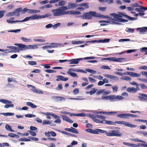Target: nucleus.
Instances as JSON below:
<instances>
[{
	"label": "nucleus",
	"instance_id": "1",
	"mask_svg": "<svg viewBox=\"0 0 147 147\" xmlns=\"http://www.w3.org/2000/svg\"><path fill=\"white\" fill-rule=\"evenodd\" d=\"M119 14L115 13H111L110 15L113 17L115 19V20L116 22H128V20H127L121 18L124 17L125 14L124 12H118Z\"/></svg>",
	"mask_w": 147,
	"mask_h": 147
},
{
	"label": "nucleus",
	"instance_id": "20",
	"mask_svg": "<svg viewBox=\"0 0 147 147\" xmlns=\"http://www.w3.org/2000/svg\"><path fill=\"white\" fill-rule=\"evenodd\" d=\"M117 113V111H115V112H100L99 113H100V114H105L107 115H113V114H116Z\"/></svg>",
	"mask_w": 147,
	"mask_h": 147
},
{
	"label": "nucleus",
	"instance_id": "53",
	"mask_svg": "<svg viewBox=\"0 0 147 147\" xmlns=\"http://www.w3.org/2000/svg\"><path fill=\"white\" fill-rule=\"evenodd\" d=\"M51 122L48 120H43L42 122V124L44 125L45 124H51Z\"/></svg>",
	"mask_w": 147,
	"mask_h": 147
},
{
	"label": "nucleus",
	"instance_id": "21",
	"mask_svg": "<svg viewBox=\"0 0 147 147\" xmlns=\"http://www.w3.org/2000/svg\"><path fill=\"white\" fill-rule=\"evenodd\" d=\"M31 20H37L41 19V16L38 14H35L31 16Z\"/></svg>",
	"mask_w": 147,
	"mask_h": 147
},
{
	"label": "nucleus",
	"instance_id": "58",
	"mask_svg": "<svg viewBox=\"0 0 147 147\" xmlns=\"http://www.w3.org/2000/svg\"><path fill=\"white\" fill-rule=\"evenodd\" d=\"M130 40L129 39H122L119 40V42H124L125 41H129Z\"/></svg>",
	"mask_w": 147,
	"mask_h": 147
},
{
	"label": "nucleus",
	"instance_id": "24",
	"mask_svg": "<svg viewBox=\"0 0 147 147\" xmlns=\"http://www.w3.org/2000/svg\"><path fill=\"white\" fill-rule=\"evenodd\" d=\"M123 15H124V17L128 19L129 20L131 21L136 20L138 19L137 18H136L134 17H132L126 15H125V14H123Z\"/></svg>",
	"mask_w": 147,
	"mask_h": 147
},
{
	"label": "nucleus",
	"instance_id": "64",
	"mask_svg": "<svg viewBox=\"0 0 147 147\" xmlns=\"http://www.w3.org/2000/svg\"><path fill=\"white\" fill-rule=\"evenodd\" d=\"M28 132H29L32 136H35L36 135V134L35 132L32 131L31 130H29L28 131Z\"/></svg>",
	"mask_w": 147,
	"mask_h": 147
},
{
	"label": "nucleus",
	"instance_id": "36",
	"mask_svg": "<svg viewBox=\"0 0 147 147\" xmlns=\"http://www.w3.org/2000/svg\"><path fill=\"white\" fill-rule=\"evenodd\" d=\"M130 140L131 141H134L135 142H140L143 143H145V142H144V141L138 139L131 138V139H130Z\"/></svg>",
	"mask_w": 147,
	"mask_h": 147
},
{
	"label": "nucleus",
	"instance_id": "4",
	"mask_svg": "<svg viewBox=\"0 0 147 147\" xmlns=\"http://www.w3.org/2000/svg\"><path fill=\"white\" fill-rule=\"evenodd\" d=\"M123 97L119 95H111L109 96V100L111 102H115L122 100Z\"/></svg>",
	"mask_w": 147,
	"mask_h": 147
},
{
	"label": "nucleus",
	"instance_id": "18",
	"mask_svg": "<svg viewBox=\"0 0 147 147\" xmlns=\"http://www.w3.org/2000/svg\"><path fill=\"white\" fill-rule=\"evenodd\" d=\"M137 30H139L140 33H143L147 31V27L138 28H137Z\"/></svg>",
	"mask_w": 147,
	"mask_h": 147
},
{
	"label": "nucleus",
	"instance_id": "37",
	"mask_svg": "<svg viewBox=\"0 0 147 147\" xmlns=\"http://www.w3.org/2000/svg\"><path fill=\"white\" fill-rule=\"evenodd\" d=\"M115 20V19H112L111 20V22L112 24L118 25H120L122 24L121 23L115 22V21H116V20Z\"/></svg>",
	"mask_w": 147,
	"mask_h": 147
},
{
	"label": "nucleus",
	"instance_id": "14",
	"mask_svg": "<svg viewBox=\"0 0 147 147\" xmlns=\"http://www.w3.org/2000/svg\"><path fill=\"white\" fill-rule=\"evenodd\" d=\"M137 89L136 88H134V87H128L126 90L127 92H128L133 93H135L137 91Z\"/></svg>",
	"mask_w": 147,
	"mask_h": 147
},
{
	"label": "nucleus",
	"instance_id": "46",
	"mask_svg": "<svg viewBox=\"0 0 147 147\" xmlns=\"http://www.w3.org/2000/svg\"><path fill=\"white\" fill-rule=\"evenodd\" d=\"M113 91L114 92H116L118 90V87L117 85H115L112 87Z\"/></svg>",
	"mask_w": 147,
	"mask_h": 147
},
{
	"label": "nucleus",
	"instance_id": "5",
	"mask_svg": "<svg viewBox=\"0 0 147 147\" xmlns=\"http://www.w3.org/2000/svg\"><path fill=\"white\" fill-rule=\"evenodd\" d=\"M115 123L117 124L123 125L125 126L131 128H135L137 126L136 125L132 124L129 123L128 122L123 121H117L115 122Z\"/></svg>",
	"mask_w": 147,
	"mask_h": 147
},
{
	"label": "nucleus",
	"instance_id": "2",
	"mask_svg": "<svg viewBox=\"0 0 147 147\" xmlns=\"http://www.w3.org/2000/svg\"><path fill=\"white\" fill-rule=\"evenodd\" d=\"M98 14L95 12L90 11L89 12L85 13L82 16H80V17H83V19H90L92 18V17H98Z\"/></svg>",
	"mask_w": 147,
	"mask_h": 147
},
{
	"label": "nucleus",
	"instance_id": "44",
	"mask_svg": "<svg viewBox=\"0 0 147 147\" xmlns=\"http://www.w3.org/2000/svg\"><path fill=\"white\" fill-rule=\"evenodd\" d=\"M110 41V39L109 38H105L104 40H99L100 43H105L109 42Z\"/></svg>",
	"mask_w": 147,
	"mask_h": 147
},
{
	"label": "nucleus",
	"instance_id": "34",
	"mask_svg": "<svg viewBox=\"0 0 147 147\" xmlns=\"http://www.w3.org/2000/svg\"><path fill=\"white\" fill-rule=\"evenodd\" d=\"M99 22L101 24L100 25L101 26H103L107 25L106 23H109V22L108 21H99Z\"/></svg>",
	"mask_w": 147,
	"mask_h": 147
},
{
	"label": "nucleus",
	"instance_id": "52",
	"mask_svg": "<svg viewBox=\"0 0 147 147\" xmlns=\"http://www.w3.org/2000/svg\"><path fill=\"white\" fill-rule=\"evenodd\" d=\"M79 92V90L78 88H76L74 89L73 91V93L74 95H76L78 94Z\"/></svg>",
	"mask_w": 147,
	"mask_h": 147
},
{
	"label": "nucleus",
	"instance_id": "47",
	"mask_svg": "<svg viewBox=\"0 0 147 147\" xmlns=\"http://www.w3.org/2000/svg\"><path fill=\"white\" fill-rule=\"evenodd\" d=\"M56 120L53 121V122L55 123L60 124L61 123V121L60 119V117H59V118H55Z\"/></svg>",
	"mask_w": 147,
	"mask_h": 147
},
{
	"label": "nucleus",
	"instance_id": "32",
	"mask_svg": "<svg viewBox=\"0 0 147 147\" xmlns=\"http://www.w3.org/2000/svg\"><path fill=\"white\" fill-rule=\"evenodd\" d=\"M5 128L7 130L9 131H10L12 132L14 131L11 128L10 125L8 124L6 125Z\"/></svg>",
	"mask_w": 147,
	"mask_h": 147
},
{
	"label": "nucleus",
	"instance_id": "13",
	"mask_svg": "<svg viewBox=\"0 0 147 147\" xmlns=\"http://www.w3.org/2000/svg\"><path fill=\"white\" fill-rule=\"evenodd\" d=\"M40 45L39 44H36L34 45H27V49H37L38 48V46Z\"/></svg>",
	"mask_w": 147,
	"mask_h": 147
},
{
	"label": "nucleus",
	"instance_id": "26",
	"mask_svg": "<svg viewBox=\"0 0 147 147\" xmlns=\"http://www.w3.org/2000/svg\"><path fill=\"white\" fill-rule=\"evenodd\" d=\"M59 2L58 4H55L56 6H60L64 5L66 1H59Z\"/></svg>",
	"mask_w": 147,
	"mask_h": 147
},
{
	"label": "nucleus",
	"instance_id": "30",
	"mask_svg": "<svg viewBox=\"0 0 147 147\" xmlns=\"http://www.w3.org/2000/svg\"><path fill=\"white\" fill-rule=\"evenodd\" d=\"M88 4V3H83L80 4L78 6L80 7L84 6L85 8L87 9L89 7Z\"/></svg>",
	"mask_w": 147,
	"mask_h": 147
},
{
	"label": "nucleus",
	"instance_id": "38",
	"mask_svg": "<svg viewBox=\"0 0 147 147\" xmlns=\"http://www.w3.org/2000/svg\"><path fill=\"white\" fill-rule=\"evenodd\" d=\"M85 71L93 74H95L96 73V71L89 69H86Z\"/></svg>",
	"mask_w": 147,
	"mask_h": 147
},
{
	"label": "nucleus",
	"instance_id": "39",
	"mask_svg": "<svg viewBox=\"0 0 147 147\" xmlns=\"http://www.w3.org/2000/svg\"><path fill=\"white\" fill-rule=\"evenodd\" d=\"M61 132L62 133H63V134H65V135H67V136H73V137H76V135H75L74 134H71V133H69L65 131H62Z\"/></svg>",
	"mask_w": 147,
	"mask_h": 147
},
{
	"label": "nucleus",
	"instance_id": "41",
	"mask_svg": "<svg viewBox=\"0 0 147 147\" xmlns=\"http://www.w3.org/2000/svg\"><path fill=\"white\" fill-rule=\"evenodd\" d=\"M98 90L93 88L91 89V90L90 91V95H92L94 94Z\"/></svg>",
	"mask_w": 147,
	"mask_h": 147
},
{
	"label": "nucleus",
	"instance_id": "35",
	"mask_svg": "<svg viewBox=\"0 0 147 147\" xmlns=\"http://www.w3.org/2000/svg\"><path fill=\"white\" fill-rule=\"evenodd\" d=\"M21 39L24 42H31V39H30L24 37H22L21 38Z\"/></svg>",
	"mask_w": 147,
	"mask_h": 147
},
{
	"label": "nucleus",
	"instance_id": "29",
	"mask_svg": "<svg viewBox=\"0 0 147 147\" xmlns=\"http://www.w3.org/2000/svg\"><path fill=\"white\" fill-rule=\"evenodd\" d=\"M125 31L127 32L131 33H133L134 32V29L129 28L127 27L126 28Z\"/></svg>",
	"mask_w": 147,
	"mask_h": 147
},
{
	"label": "nucleus",
	"instance_id": "25",
	"mask_svg": "<svg viewBox=\"0 0 147 147\" xmlns=\"http://www.w3.org/2000/svg\"><path fill=\"white\" fill-rule=\"evenodd\" d=\"M26 104L27 105L30 106L32 108H36L37 107L36 105L30 102H26Z\"/></svg>",
	"mask_w": 147,
	"mask_h": 147
},
{
	"label": "nucleus",
	"instance_id": "43",
	"mask_svg": "<svg viewBox=\"0 0 147 147\" xmlns=\"http://www.w3.org/2000/svg\"><path fill=\"white\" fill-rule=\"evenodd\" d=\"M71 132L75 134H78V130L72 127H71Z\"/></svg>",
	"mask_w": 147,
	"mask_h": 147
},
{
	"label": "nucleus",
	"instance_id": "45",
	"mask_svg": "<svg viewBox=\"0 0 147 147\" xmlns=\"http://www.w3.org/2000/svg\"><path fill=\"white\" fill-rule=\"evenodd\" d=\"M73 115L76 116H81L84 117L85 116V114L83 113H79L78 114H73Z\"/></svg>",
	"mask_w": 147,
	"mask_h": 147
},
{
	"label": "nucleus",
	"instance_id": "50",
	"mask_svg": "<svg viewBox=\"0 0 147 147\" xmlns=\"http://www.w3.org/2000/svg\"><path fill=\"white\" fill-rule=\"evenodd\" d=\"M14 51L15 53H17V52H19V49L18 47V46L17 47H15V46H13L12 49Z\"/></svg>",
	"mask_w": 147,
	"mask_h": 147
},
{
	"label": "nucleus",
	"instance_id": "11",
	"mask_svg": "<svg viewBox=\"0 0 147 147\" xmlns=\"http://www.w3.org/2000/svg\"><path fill=\"white\" fill-rule=\"evenodd\" d=\"M117 116V117L122 119H128V117L127 113L118 114Z\"/></svg>",
	"mask_w": 147,
	"mask_h": 147
},
{
	"label": "nucleus",
	"instance_id": "57",
	"mask_svg": "<svg viewBox=\"0 0 147 147\" xmlns=\"http://www.w3.org/2000/svg\"><path fill=\"white\" fill-rule=\"evenodd\" d=\"M115 59L114 57H109V58H104L102 59L103 60H108L110 61H113V59Z\"/></svg>",
	"mask_w": 147,
	"mask_h": 147
},
{
	"label": "nucleus",
	"instance_id": "42",
	"mask_svg": "<svg viewBox=\"0 0 147 147\" xmlns=\"http://www.w3.org/2000/svg\"><path fill=\"white\" fill-rule=\"evenodd\" d=\"M121 80L129 81L131 80L129 76H126L123 77H121L120 78Z\"/></svg>",
	"mask_w": 147,
	"mask_h": 147
},
{
	"label": "nucleus",
	"instance_id": "48",
	"mask_svg": "<svg viewBox=\"0 0 147 147\" xmlns=\"http://www.w3.org/2000/svg\"><path fill=\"white\" fill-rule=\"evenodd\" d=\"M138 97L139 99L141 101L146 102H147V99L145 98V97H143L141 96H138Z\"/></svg>",
	"mask_w": 147,
	"mask_h": 147
},
{
	"label": "nucleus",
	"instance_id": "8",
	"mask_svg": "<svg viewBox=\"0 0 147 147\" xmlns=\"http://www.w3.org/2000/svg\"><path fill=\"white\" fill-rule=\"evenodd\" d=\"M82 59L81 58L76 59H71L68 60V62H70V64H77L79 63V61L82 60Z\"/></svg>",
	"mask_w": 147,
	"mask_h": 147
},
{
	"label": "nucleus",
	"instance_id": "60",
	"mask_svg": "<svg viewBox=\"0 0 147 147\" xmlns=\"http://www.w3.org/2000/svg\"><path fill=\"white\" fill-rule=\"evenodd\" d=\"M14 105L13 104H11L10 105H6L4 106V108H8L9 107H14Z\"/></svg>",
	"mask_w": 147,
	"mask_h": 147
},
{
	"label": "nucleus",
	"instance_id": "55",
	"mask_svg": "<svg viewBox=\"0 0 147 147\" xmlns=\"http://www.w3.org/2000/svg\"><path fill=\"white\" fill-rule=\"evenodd\" d=\"M33 40L35 41H37L40 42H45V40L43 39H34Z\"/></svg>",
	"mask_w": 147,
	"mask_h": 147
},
{
	"label": "nucleus",
	"instance_id": "40",
	"mask_svg": "<svg viewBox=\"0 0 147 147\" xmlns=\"http://www.w3.org/2000/svg\"><path fill=\"white\" fill-rule=\"evenodd\" d=\"M67 73L69 74L70 76L73 77H78V76L76 75V74L74 73L71 72L69 71H67Z\"/></svg>",
	"mask_w": 147,
	"mask_h": 147
},
{
	"label": "nucleus",
	"instance_id": "56",
	"mask_svg": "<svg viewBox=\"0 0 147 147\" xmlns=\"http://www.w3.org/2000/svg\"><path fill=\"white\" fill-rule=\"evenodd\" d=\"M63 88V87L62 86V84H59L58 85V87L55 88L56 90H62Z\"/></svg>",
	"mask_w": 147,
	"mask_h": 147
},
{
	"label": "nucleus",
	"instance_id": "54",
	"mask_svg": "<svg viewBox=\"0 0 147 147\" xmlns=\"http://www.w3.org/2000/svg\"><path fill=\"white\" fill-rule=\"evenodd\" d=\"M105 123L110 125H115V123L114 122L107 121H105Z\"/></svg>",
	"mask_w": 147,
	"mask_h": 147
},
{
	"label": "nucleus",
	"instance_id": "19",
	"mask_svg": "<svg viewBox=\"0 0 147 147\" xmlns=\"http://www.w3.org/2000/svg\"><path fill=\"white\" fill-rule=\"evenodd\" d=\"M54 98L55 101L57 102L65 100V98L61 96H55L54 97Z\"/></svg>",
	"mask_w": 147,
	"mask_h": 147
},
{
	"label": "nucleus",
	"instance_id": "6",
	"mask_svg": "<svg viewBox=\"0 0 147 147\" xmlns=\"http://www.w3.org/2000/svg\"><path fill=\"white\" fill-rule=\"evenodd\" d=\"M53 15L55 16L63 15V9L59 8L58 9H53L51 11Z\"/></svg>",
	"mask_w": 147,
	"mask_h": 147
},
{
	"label": "nucleus",
	"instance_id": "16",
	"mask_svg": "<svg viewBox=\"0 0 147 147\" xmlns=\"http://www.w3.org/2000/svg\"><path fill=\"white\" fill-rule=\"evenodd\" d=\"M91 131V133L93 134H98L99 133H102V130L99 129H97L94 130L92 129Z\"/></svg>",
	"mask_w": 147,
	"mask_h": 147
},
{
	"label": "nucleus",
	"instance_id": "23",
	"mask_svg": "<svg viewBox=\"0 0 147 147\" xmlns=\"http://www.w3.org/2000/svg\"><path fill=\"white\" fill-rule=\"evenodd\" d=\"M115 58L113 59V61L115 62H121L123 60H126V59L123 58H117L115 57H114Z\"/></svg>",
	"mask_w": 147,
	"mask_h": 147
},
{
	"label": "nucleus",
	"instance_id": "63",
	"mask_svg": "<svg viewBox=\"0 0 147 147\" xmlns=\"http://www.w3.org/2000/svg\"><path fill=\"white\" fill-rule=\"evenodd\" d=\"M61 25V24L60 23H57L55 24L54 25H53L52 27H53V28L54 29H56L57 28L58 26H59Z\"/></svg>",
	"mask_w": 147,
	"mask_h": 147
},
{
	"label": "nucleus",
	"instance_id": "3",
	"mask_svg": "<svg viewBox=\"0 0 147 147\" xmlns=\"http://www.w3.org/2000/svg\"><path fill=\"white\" fill-rule=\"evenodd\" d=\"M102 133H105L106 136H120L121 134L118 133V132L115 130H112L111 132H108L107 131L102 130Z\"/></svg>",
	"mask_w": 147,
	"mask_h": 147
},
{
	"label": "nucleus",
	"instance_id": "61",
	"mask_svg": "<svg viewBox=\"0 0 147 147\" xmlns=\"http://www.w3.org/2000/svg\"><path fill=\"white\" fill-rule=\"evenodd\" d=\"M45 71L46 72L49 73H55L56 72L55 71L51 69H46Z\"/></svg>",
	"mask_w": 147,
	"mask_h": 147
},
{
	"label": "nucleus",
	"instance_id": "7",
	"mask_svg": "<svg viewBox=\"0 0 147 147\" xmlns=\"http://www.w3.org/2000/svg\"><path fill=\"white\" fill-rule=\"evenodd\" d=\"M14 45L18 46L19 52L27 49V45L22 43L15 44Z\"/></svg>",
	"mask_w": 147,
	"mask_h": 147
},
{
	"label": "nucleus",
	"instance_id": "17",
	"mask_svg": "<svg viewBox=\"0 0 147 147\" xmlns=\"http://www.w3.org/2000/svg\"><path fill=\"white\" fill-rule=\"evenodd\" d=\"M22 7H20L15 9L14 11H13L14 13V15H16L17 16H19L20 15L19 12L22 10Z\"/></svg>",
	"mask_w": 147,
	"mask_h": 147
},
{
	"label": "nucleus",
	"instance_id": "28",
	"mask_svg": "<svg viewBox=\"0 0 147 147\" xmlns=\"http://www.w3.org/2000/svg\"><path fill=\"white\" fill-rule=\"evenodd\" d=\"M0 115H2L5 116H13L14 115L13 113H3L0 114Z\"/></svg>",
	"mask_w": 147,
	"mask_h": 147
},
{
	"label": "nucleus",
	"instance_id": "27",
	"mask_svg": "<svg viewBox=\"0 0 147 147\" xmlns=\"http://www.w3.org/2000/svg\"><path fill=\"white\" fill-rule=\"evenodd\" d=\"M139 7V8H136L135 10L139 12H142L144 11V9L145 7L141 6H140Z\"/></svg>",
	"mask_w": 147,
	"mask_h": 147
},
{
	"label": "nucleus",
	"instance_id": "15",
	"mask_svg": "<svg viewBox=\"0 0 147 147\" xmlns=\"http://www.w3.org/2000/svg\"><path fill=\"white\" fill-rule=\"evenodd\" d=\"M62 118L63 120L65 121L70 123H71L74 122V121L71 120L66 115H62Z\"/></svg>",
	"mask_w": 147,
	"mask_h": 147
},
{
	"label": "nucleus",
	"instance_id": "33",
	"mask_svg": "<svg viewBox=\"0 0 147 147\" xmlns=\"http://www.w3.org/2000/svg\"><path fill=\"white\" fill-rule=\"evenodd\" d=\"M141 75L137 73L132 72L131 76L132 77H138L140 76Z\"/></svg>",
	"mask_w": 147,
	"mask_h": 147
},
{
	"label": "nucleus",
	"instance_id": "51",
	"mask_svg": "<svg viewBox=\"0 0 147 147\" xmlns=\"http://www.w3.org/2000/svg\"><path fill=\"white\" fill-rule=\"evenodd\" d=\"M28 64L31 65H36L37 63L36 62L34 61H29L28 62Z\"/></svg>",
	"mask_w": 147,
	"mask_h": 147
},
{
	"label": "nucleus",
	"instance_id": "12",
	"mask_svg": "<svg viewBox=\"0 0 147 147\" xmlns=\"http://www.w3.org/2000/svg\"><path fill=\"white\" fill-rule=\"evenodd\" d=\"M56 77L57 78L56 80L57 81H66L68 80L67 78H64L63 76H57Z\"/></svg>",
	"mask_w": 147,
	"mask_h": 147
},
{
	"label": "nucleus",
	"instance_id": "9",
	"mask_svg": "<svg viewBox=\"0 0 147 147\" xmlns=\"http://www.w3.org/2000/svg\"><path fill=\"white\" fill-rule=\"evenodd\" d=\"M104 76L105 77L110 79H113V80L117 81L119 80V78L116 76H113L111 75H108L107 74H104Z\"/></svg>",
	"mask_w": 147,
	"mask_h": 147
},
{
	"label": "nucleus",
	"instance_id": "62",
	"mask_svg": "<svg viewBox=\"0 0 147 147\" xmlns=\"http://www.w3.org/2000/svg\"><path fill=\"white\" fill-rule=\"evenodd\" d=\"M91 117H92L93 118V119L94 120V121L96 123H98L99 120L98 119H97V118H95V117L93 115H91Z\"/></svg>",
	"mask_w": 147,
	"mask_h": 147
},
{
	"label": "nucleus",
	"instance_id": "59",
	"mask_svg": "<svg viewBox=\"0 0 147 147\" xmlns=\"http://www.w3.org/2000/svg\"><path fill=\"white\" fill-rule=\"evenodd\" d=\"M5 10H2L0 11V18L3 17L4 16V14L6 12Z\"/></svg>",
	"mask_w": 147,
	"mask_h": 147
},
{
	"label": "nucleus",
	"instance_id": "10",
	"mask_svg": "<svg viewBox=\"0 0 147 147\" xmlns=\"http://www.w3.org/2000/svg\"><path fill=\"white\" fill-rule=\"evenodd\" d=\"M78 6L77 4L76 3H73L71 2H70L68 3V9H74Z\"/></svg>",
	"mask_w": 147,
	"mask_h": 147
},
{
	"label": "nucleus",
	"instance_id": "22",
	"mask_svg": "<svg viewBox=\"0 0 147 147\" xmlns=\"http://www.w3.org/2000/svg\"><path fill=\"white\" fill-rule=\"evenodd\" d=\"M40 12V11L38 10L28 9V13L31 14L37 13Z\"/></svg>",
	"mask_w": 147,
	"mask_h": 147
},
{
	"label": "nucleus",
	"instance_id": "31",
	"mask_svg": "<svg viewBox=\"0 0 147 147\" xmlns=\"http://www.w3.org/2000/svg\"><path fill=\"white\" fill-rule=\"evenodd\" d=\"M93 115L95 117V118H98L102 119H105V117L103 116L98 115Z\"/></svg>",
	"mask_w": 147,
	"mask_h": 147
},
{
	"label": "nucleus",
	"instance_id": "49",
	"mask_svg": "<svg viewBox=\"0 0 147 147\" xmlns=\"http://www.w3.org/2000/svg\"><path fill=\"white\" fill-rule=\"evenodd\" d=\"M19 141H30V140L29 139L26 138H22L19 139Z\"/></svg>",
	"mask_w": 147,
	"mask_h": 147
}]
</instances>
